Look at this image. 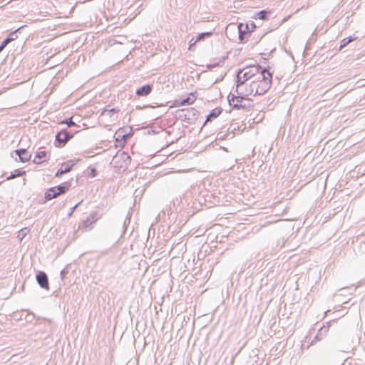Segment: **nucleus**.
<instances>
[{
  "label": "nucleus",
  "mask_w": 365,
  "mask_h": 365,
  "mask_svg": "<svg viewBox=\"0 0 365 365\" xmlns=\"http://www.w3.org/2000/svg\"><path fill=\"white\" fill-rule=\"evenodd\" d=\"M238 91L242 95H262L271 87L272 75L259 66H250L240 70L237 76Z\"/></svg>",
  "instance_id": "f257e3e1"
},
{
  "label": "nucleus",
  "mask_w": 365,
  "mask_h": 365,
  "mask_svg": "<svg viewBox=\"0 0 365 365\" xmlns=\"http://www.w3.org/2000/svg\"><path fill=\"white\" fill-rule=\"evenodd\" d=\"M238 83L236 87L237 95L230 93L227 100L230 106L236 110H250L254 108V102L250 96L252 95H242L238 91Z\"/></svg>",
  "instance_id": "f03ea898"
},
{
  "label": "nucleus",
  "mask_w": 365,
  "mask_h": 365,
  "mask_svg": "<svg viewBox=\"0 0 365 365\" xmlns=\"http://www.w3.org/2000/svg\"><path fill=\"white\" fill-rule=\"evenodd\" d=\"M68 190V187L66 185H59L53 187L48 189L45 193V197L46 200H51L60 195L61 194L65 193Z\"/></svg>",
  "instance_id": "7ed1b4c3"
},
{
  "label": "nucleus",
  "mask_w": 365,
  "mask_h": 365,
  "mask_svg": "<svg viewBox=\"0 0 365 365\" xmlns=\"http://www.w3.org/2000/svg\"><path fill=\"white\" fill-rule=\"evenodd\" d=\"M197 96V93L196 91L192 92L189 93L188 96L185 99L180 102L175 101L170 108L183 106L185 105H192L196 101Z\"/></svg>",
  "instance_id": "20e7f679"
},
{
  "label": "nucleus",
  "mask_w": 365,
  "mask_h": 365,
  "mask_svg": "<svg viewBox=\"0 0 365 365\" xmlns=\"http://www.w3.org/2000/svg\"><path fill=\"white\" fill-rule=\"evenodd\" d=\"M256 25L253 21H250V23H247L245 24L242 23L240 24L238 26L240 37L242 39L244 35H245L247 33H251L254 31Z\"/></svg>",
  "instance_id": "39448f33"
},
{
  "label": "nucleus",
  "mask_w": 365,
  "mask_h": 365,
  "mask_svg": "<svg viewBox=\"0 0 365 365\" xmlns=\"http://www.w3.org/2000/svg\"><path fill=\"white\" fill-rule=\"evenodd\" d=\"M49 158V154L45 150H38L36 152L34 158V162L36 164H41Z\"/></svg>",
  "instance_id": "423d86ee"
},
{
  "label": "nucleus",
  "mask_w": 365,
  "mask_h": 365,
  "mask_svg": "<svg viewBox=\"0 0 365 365\" xmlns=\"http://www.w3.org/2000/svg\"><path fill=\"white\" fill-rule=\"evenodd\" d=\"M36 280H37L38 284L42 288H44L46 289H49V284H48V278H47L46 274L44 272H39L36 274Z\"/></svg>",
  "instance_id": "0eeeda50"
},
{
  "label": "nucleus",
  "mask_w": 365,
  "mask_h": 365,
  "mask_svg": "<svg viewBox=\"0 0 365 365\" xmlns=\"http://www.w3.org/2000/svg\"><path fill=\"white\" fill-rule=\"evenodd\" d=\"M73 165V164H72V163H71L69 162L62 163L61 165L60 169L56 173V177H60L63 174L68 173L71 170Z\"/></svg>",
  "instance_id": "6e6552de"
},
{
  "label": "nucleus",
  "mask_w": 365,
  "mask_h": 365,
  "mask_svg": "<svg viewBox=\"0 0 365 365\" xmlns=\"http://www.w3.org/2000/svg\"><path fill=\"white\" fill-rule=\"evenodd\" d=\"M71 137L72 136L66 130H61L56 135V139L59 143H66Z\"/></svg>",
  "instance_id": "1a4fd4ad"
},
{
  "label": "nucleus",
  "mask_w": 365,
  "mask_h": 365,
  "mask_svg": "<svg viewBox=\"0 0 365 365\" xmlns=\"http://www.w3.org/2000/svg\"><path fill=\"white\" fill-rule=\"evenodd\" d=\"M15 152L23 163L29 161L31 158V154L26 149L16 150Z\"/></svg>",
  "instance_id": "9d476101"
},
{
  "label": "nucleus",
  "mask_w": 365,
  "mask_h": 365,
  "mask_svg": "<svg viewBox=\"0 0 365 365\" xmlns=\"http://www.w3.org/2000/svg\"><path fill=\"white\" fill-rule=\"evenodd\" d=\"M152 91V86L150 85H145L136 90L135 93L138 96H145L148 95Z\"/></svg>",
  "instance_id": "9b49d317"
},
{
  "label": "nucleus",
  "mask_w": 365,
  "mask_h": 365,
  "mask_svg": "<svg viewBox=\"0 0 365 365\" xmlns=\"http://www.w3.org/2000/svg\"><path fill=\"white\" fill-rule=\"evenodd\" d=\"M222 111V109L220 107L214 108L206 119V122L211 120L212 118L218 117Z\"/></svg>",
  "instance_id": "f8f14e48"
},
{
  "label": "nucleus",
  "mask_w": 365,
  "mask_h": 365,
  "mask_svg": "<svg viewBox=\"0 0 365 365\" xmlns=\"http://www.w3.org/2000/svg\"><path fill=\"white\" fill-rule=\"evenodd\" d=\"M271 11H267L264 10L260 11L258 12L255 17H254L255 19H260V20H267L268 19L267 14H270Z\"/></svg>",
  "instance_id": "ddd939ff"
},
{
  "label": "nucleus",
  "mask_w": 365,
  "mask_h": 365,
  "mask_svg": "<svg viewBox=\"0 0 365 365\" xmlns=\"http://www.w3.org/2000/svg\"><path fill=\"white\" fill-rule=\"evenodd\" d=\"M204 37H205V34H199V35L197 36V37L195 39L192 38V39L190 40V46H189V49H191V48H192V47L193 46H195V43H196L197 41H200V40H201V39H202Z\"/></svg>",
  "instance_id": "4468645a"
},
{
  "label": "nucleus",
  "mask_w": 365,
  "mask_h": 365,
  "mask_svg": "<svg viewBox=\"0 0 365 365\" xmlns=\"http://www.w3.org/2000/svg\"><path fill=\"white\" fill-rule=\"evenodd\" d=\"M124 133V129L123 128H120L118 129L117 133L118 134V136H121L122 138L125 140L127 139V138H128L129 136L131 135V133H129L128 134H125V133Z\"/></svg>",
  "instance_id": "2eb2a0df"
},
{
  "label": "nucleus",
  "mask_w": 365,
  "mask_h": 365,
  "mask_svg": "<svg viewBox=\"0 0 365 365\" xmlns=\"http://www.w3.org/2000/svg\"><path fill=\"white\" fill-rule=\"evenodd\" d=\"M355 38H349V39H346V38H344L342 41H341V44L340 46V49L342 48L343 47H344L345 46H346L349 43L351 42L352 41H354Z\"/></svg>",
  "instance_id": "dca6fc26"
},
{
  "label": "nucleus",
  "mask_w": 365,
  "mask_h": 365,
  "mask_svg": "<svg viewBox=\"0 0 365 365\" xmlns=\"http://www.w3.org/2000/svg\"><path fill=\"white\" fill-rule=\"evenodd\" d=\"M61 123H65L67 124L68 126H73L76 125V123L72 120V118H71L68 120H63Z\"/></svg>",
  "instance_id": "f3484780"
},
{
  "label": "nucleus",
  "mask_w": 365,
  "mask_h": 365,
  "mask_svg": "<svg viewBox=\"0 0 365 365\" xmlns=\"http://www.w3.org/2000/svg\"><path fill=\"white\" fill-rule=\"evenodd\" d=\"M13 40H14V38H6V39H5V40L2 42V43H1V46H2V47L4 48L6 46V45H7L9 42H11V41H13Z\"/></svg>",
  "instance_id": "a211bd4d"
},
{
  "label": "nucleus",
  "mask_w": 365,
  "mask_h": 365,
  "mask_svg": "<svg viewBox=\"0 0 365 365\" xmlns=\"http://www.w3.org/2000/svg\"><path fill=\"white\" fill-rule=\"evenodd\" d=\"M25 174H26L25 171H21V170H16L14 175H16V177H19V176L24 175Z\"/></svg>",
  "instance_id": "6ab92c4d"
},
{
  "label": "nucleus",
  "mask_w": 365,
  "mask_h": 365,
  "mask_svg": "<svg viewBox=\"0 0 365 365\" xmlns=\"http://www.w3.org/2000/svg\"><path fill=\"white\" fill-rule=\"evenodd\" d=\"M16 178V175L14 174L11 175L10 176L7 177V180H11Z\"/></svg>",
  "instance_id": "aec40b11"
},
{
  "label": "nucleus",
  "mask_w": 365,
  "mask_h": 365,
  "mask_svg": "<svg viewBox=\"0 0 365 365\" xmlns=\"http://www.w3.org/2000/svg\"><path fill=\"white\" fill-rule=\"evenodd\" d=\"M77 207V205H75L72 209H71V211H70V213H69V216H71L72 214H73V210L76 209V207Z\"/></svg>",
  "instance_id": "412c9836"
},
{
  "label": "nucleus",
  "mask_w": 365,
  "mask_h": 365,
  "mask_svg": "<svg viewBox=\"0 0 365 365\" xmlns=\"http://www.w3.org/2000/svg\"><path fill=\"white\" fill-rule=\"evenodd\" d=\"M202 34H205V36H210L211 35V33L210 32H205V33H202Z\"/></svg>",
  "instance_id": "4be33fe9"
},
{
  "label": "nucleus",
  "mask_w": 365,
  "mask_h": 365,
  "mask_svg": "<svg viewBox=\"0 0 365 365\" xmlns=\"http://www.w3.org/2000/svg\"><path fill=\"white\" fill-rule=\"evenodd\" d=\"M91 173H92V176L94 177L96 175V169H92L91 170Z\"/></svg>",
  "instance_id": "5701e85b"
},
{
  "label": "nucleus",
  "mask_w": 365,
  "mask_h": 365,
  "mask_svg": "<svg viewBox=\"0 0 365 365\" xmlns=\"http://www.w3.org/2000/svg\"><path fill=\"white\" fill-rule=\"evenodd\" d=\"M4 49L2 46H0V52Z\"/></svg>",
  "instance_id": "b1692460"
},
{
  "label": "nucleus",
  "mask_w": 365,
  "mask_h": 365,
  "mask_svg": "<svg viewBox=\"0 0 365 365\" xmlns=\"http://www.w3.org/2000/svg\"><path fill=\"white\" fill-rule=\"evenodd\" d=\"M9 38H14V40L15 39V38L13 36L9 37Z\"/></svg>",
  "instance_id": "393cba45"
}]
</instances>
